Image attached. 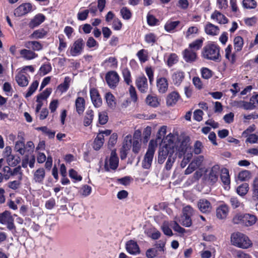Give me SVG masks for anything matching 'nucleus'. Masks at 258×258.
<instances>
[{"mask_svg":"<svg viewBox=\"0 0 258 258\" xmlns=\"http://www.w3.org/2000/svg\"><path fill=\"white\" fill-rule=\"evenodd\" d=\"M180 138L170 133L163 139L164 145L158 151V162L163 164L169 155L176 152L177 142Z\"/></svg>","mask_w":258,"mask_h":258,"instance_id":"f257e3e1","label":"nucleus"},{"mask_svg":"<svg viewBox=\"0 0 258 258\" xmlns=\"http://www.w3.org/2000/svg\"><path fill=\"white\" fill-rule=\"evenodd\" d=\"M190 139L187 137H180L176 148V154L179 158H182L180 163L181 168H184L189 162L192 157L191 148L190 146Z\"/></svg>","mask_w":258,"mask_h":258,"instance_id":"f03ea898","label":"nucleus"},{"mask_svg":"<svg viewBox=\"0 0 258 258\" xmlns=\"http://www.w3.org/2000/svg\"><path fill=\"white\" fill-rule=\"evenodd\" d=\"M201 55L204 59L219 62L221 60L220 47L213 42H209L203 47Z\"/></svg>","mask_w":258,"mask_h":258,"instance_id":"7ed1b4c3","label":"nucleus"},{"mask_svg":"<svg viewBox=\"0 0 258 258\" xmlns=\"http://www.w3.org/2000/svg\"><path fill=\"white\" fill-rule=\"evenodd\" d=\"M231 241L233 245L242 249L248 248L252 245L248 237L240 232L233 233L231 236Z\"/></svg>","mask_w":258,"mask_h":258,"instance_id":"20e7f679","label":"nucleus"},{"mask_svg":"<svg viewBox=\"0 0 258 258\" xmlns=\"http://www.w3.org/2000/svg\"><path fill=\"white\" fill-rule=\"evenodd\" d=\"M256 217L251 214H237L233 219L235 224H242L246 226H250L255 223Z\"/></svg>","mask_w":258,"mask_h":258,"instance_id":"39448f33","label":"nucleus"},{"mask_svg":"<svg viewBox=\"0 0 258 258\" xmlns=\"http://www.w3.org/2000/svg\"><path fill=\"white\" fill-rule=\"evenodd\" d=\"M85 46L84 40L82 38H79L70 46L68 51L72 56H79L83 53Z\"/></svg>","mask_w":258,"mask_h":258,"instance_id":"423d86ee","label":"nucleus"},{"mask_svg":"<svg viewBox=\"0 0 258 258\" xmlns=\"http://www.w3.org/2000/svg\"><path fill=\"white\" fill-rule=\"evenodd\" d=\"M119 159L115 151L111 153L110 157L108 161L105 160L104 168L106 171H109L110 169L115 170L118 166Z\"/></svg>","mask_w":258,"mask_h":258,"instance_id":"0eeeda50","label":"nucleus"},{"mask_svg":"<svg viewBox=\"0 0 258 258\" xmlns=\"http://www.w3.org/2000/svg\"><path fill=\"white\" fill-rule=\"evenodd\" d=\"M155 151V147L150 144L142 162V167L144 169H149L152 163Z\"/></svg>","mask_w":258,"mask_h":258,"instance_id":"6e6552de","label":"nucleus"},{"mask_svg":"<svg viewBox=\"0 0 258 258\" xmlns=\"http://www.w3.org/2000/svg\"><path fill=\"white\" fill-rule=\"evenodd\" d=\"M105 79L110 88H114L119 82V77L116 72L110 71L106 74Z\"/></svg>","mask_w":258,"mask_h":258,"instance_id":"1a4fd4ad","label":"nucleus"},{"mask_svg":"<svg viewBox=\"0 0 258 258\" xmlns=\"http://www.w3.org/2000/svg\"><path fill=\"white\" fill-rule=\"evenodd\" d=\"M220 172V168L218 165H214L210 169L207 175V178L208 181L211 184H213L218 181Z\"/></svg>","mask_w":258,"mask_h":258,"instance_id":"9d476101","label":"nucleus"},{"mask_svg":"<svg viewBox=\"0 0 258 258\" xmlns=\"http://www.w3.org/2000/svg\"><path fill=\"white\" fill-rule=\"evenodd\" d=\"M220 179L224 189L229 190L230 188V178L228 169L223 168L221 169Z\"/></svg>","mask_w":258,"mask_h":258,"instance_id":"9b49d317","label":"nucleus"},{"mask_svg":"<svg viewBox=\"0 0 258 258\" xmlns=\"http://www.w3.org/2000/svg\"><path fill=\"white\" fill-rule=\"evenodd\" d=\"M90 95L93 105L96 108L100 107L102 104V100L98 91L95 88H91Z\"/></svg>","mask_w":258,"mask_h":258,"instance_id":"f8f14e48","label":"nucleus"},{"mask_svg":"<svg viewBox=\"0 0 258 258\" xmlns=\"http://www.w3.org/2000/svg\"><path fill=\"white\" fill-rule=\"evenodd\" d=\"M32 10V6L30 3H25L15 10L14 15L16 17H21L30 12Z\"/></svg>","mask_w":258,"mask_h":258,"instance_id":"ddd939ff","label":"nucleus"},{"mask_svg":"<svg viewBox=\"0 0 258 258\" xmlns=\"http://www.w3.org/2000/svg\"><path fill=\"white\" fill-rule=\"evenodd\" d=\"M156 87L159 93H165L168 88L167 79L164 77H158L156 79Z\"/></svg>","mask_w":258,"mask_h":258,"instance_id":"4468645a","label":"nucleus"},{"mask_svg":"<svg viewBox=\"0 0 258 258\" xmlns=\"http://www.w3.org/2000/svg\"><path fill=\"white\" fill-rule=\"evenodd\" d=\"M125 248L127 252L132 255H137L140 253L139 246L137 242L133 240L126 242Z\"/></svg>","mask_w":258,"mask_h":258,"instance_id":"2eb2a0df","label":"nucleus"},{"mask_svg":"<svg viewBox=\"0 0 258 258\" xmlns=\"http://www.w3.org/2000/svg\"><path fill=\"white\" fill-rule=\"evenodd\" d=\"M136 84L138 90L142 93H146L148 89L147 79L143 75L138 77L136 81Z\"/></svg>","mask_w":258,"mask_h":258,"instance_id":"dca6fc26","label":"nucleus"},{"mask_svg":"<svg viewBox=\"0 0 258 258\" xmlns=\"http://www.w3.org/2000/svg\"><path fill=\"white\" fill-rule=\"evenodd\" d=\"M199 210L203 213H210L212 210V205L210 202L205 199H200L198 203Z\"/></svg>","mask_w":258,"mask_h":258,"instance_id":"f3484780","label":"nucleus"},{"mask_svg":"<svg viewBox=\"0 0 258 258\" xmlns=\"http://www.w3.org/2000/svg\"><path fill=\"white\" fill-rule=\"evenodd\" d=\"M183 57L186 62H192L196 60L197 54L196 51L188 47L183 51Z\"/></svg>","mask_w":258,"mask_h":258,"instance_id":"a211bd4d","label":"nucleus"},{"mask_svg":"<svg viewBox=\"0 0 258 258\" xmlns=\"http://www.w3.org/2000/svg\"><path fill=\"white\" fill-rule=\"evenodd\" d=\"M185 78V73L181 71H177L173 73L171 78L174 85L176 86L180 85Z\"/></svg>","mask_w":258,"mask_h":258,"instance_id":"6ab92c4d","label":"nucleus"},{"mask_svg":"<svg viewBox=\"0 0 258 258\" xmlns=\"http://www.w3.org/2000/svg\"><path fill=\"white\" fill-rule=\"evenodd\" d=\"M45 176V170L43 168H39L33 173V180L35 183H42Z\"/></svg>","mask_w":258,"mask_h":258,"instance_id":"aec40b11","label":"nucleus"},{"mask_svg":"<svg viewBox=\"0 0 258 258\" xmlns=\"http://www.w3.org/2000/svg\"><path fill=\"white\" fill-rule=\"evenodd\" d=\"M229 213V207L225 204L220 205L216 209V216L219 219L226 218Z\"/></svg>","mask_w":258,"mask_h":258,"instance_id":"412c9836","label":"nucleus"},{"mask_svg":"<svg viewBox=\"0 0 258 258\" xmlns=\"http://www.w3.org/2000/svg\"><path fill=\"white\" fill-rule=\"evenodd\" d=\"M211 18L219 24H225L228 23V19L221 12L215 10L211 15Z\"/></svg>","mask_w":258,"mask_h":258,"instance_id":"4be33fe9","label":"nucleus"},{"mask_svg":"<svg viewBox=\"0 0 258 258\" xmlns=\"http://www.w3.org/2000/svg\"><path fill=\"white\" fill-rule=\"evenodd\" d=\"M179 98L180 95L177 92L173 91L170 93L167 96V105L168 106H174L177 103Z\"/></svg>","mask_w":258,"mask_h":258,"instance_id":"5701e85b","label":"nucleus"},{"mask_svg":"<svg viewBox=\"0 0 258 258\" xmlns=\"http://www.w3.org/2000/svg\"><path fill=\"white\" fill-rule=\"evenodd\" d=\"M15 80L18 85L21 87H26L29 83L28 77L23 74V72H19L16 75Z\"/></svg>","mask_w":258,"mask_h":258,"instance_id":"b1692460","label":"nucleus"},{"mask_svg":"<svg viewBox=\"0 0 258 258\" xmlns=\"http://www.w3.org/2000/svg\"><path fill=\"white\" fill-rule=\"evenodd\" d=\"M21 56L26 60H32L38 57V54L33 51L27 49H21L20 51Z\"/></svg>","mask_w":258,"mask_h":258,"instance_id":"393cba45","label":"nucleus"},{"mask_svg":"<svg viewBox=\"0 0 258 258\" xmlns=\"http://www.w3.org/2000/svg\"><path fill=\"white\" fill-rule=\"evenodd\" d=\"M45 19V16L42 14L36 15L29 23V27L34 28L40 25Z\"/></svg>","mask_w":258,"mask_h":258,"instance_id":"a878e982","label":"nucleus"},{"mask_svg":"<svg viewBox=\"0 0 258 258\" xmlns=\"http://www.w3.org/2000/svg\"><path fill=\"white\" fill-rule=\"evenodd\" d=\"M199 33V29L197 26L189 27L186 32H184L185 37L187 39H191L196 37Z\"/></svg>","mask_w":258,"mask_h":258,"instance_id":"bb28decb","label":"nucleus"},{"mask_svg":"<svg viewBox=\"0 0 258 258\" xmlns=\"http://www.w3.org/2000/svg\"><path fill=\"white\" fill-rule=\"evenodd\" d=\"M205 31L206 34L211 36L217 35L219 33V27L211 23H208L205 26Z\"/></svg>","mask_w":258,"mask_h":258,"instance_id":"cd10ccee","label":"nucleus"},{"mask_svg":"<svg viewBox=\"0 0 258 258\" xmlns=\"http://www.w3.org/2000/svg\"><path fill=\"white\" fill-rule=\"evenodd\" d=\"M251 199L255 202H258V177H255L251 184Z\"/></svg>","mask_w":258,"mask_h":258,"instance_id":"c85d7f7f","label":"nucleus"},{"mask_svg":"<svg viewBox=\"0 0 258 258\" xmlns=\"http://www.w3.org/2000/svg\"><path fill=\"white\" fill-rule=\"evenodd\" d=\"M85 101L84 99L81 97H78L75 101L76 111L80 115L82 114L85 110Z\"/></svg>","mask_w":258,"mask_h":258,"instance_id":"c756f323","label":"nucleus"},{"mask_svg":"<svg viewBox=\"0 0 258 258\" xmlns=\"http://www.w3.org/2000/svg\"><path fill=\"white\" fill-rule=\"evenodd\" d=\"M132 146V136L127 135L124 138L121 149L122 152L124 153V158H126L128 151H129Z\"/></svg>","mask_w":258,"mask_h":258,"instance_id":"7c9ffc66","label":"nucleus"},{"mask_svg":"<svg viewBox=\"0 0 258 258\" xmlns=\"http://www.w3.org/2000/svg\"><path fill=\"white\" fill-rule=\"evenodd\" d=\"M105 99L108 106L111 109H114L116 106L115 97L111 92H107L105 95Z\"/></svg>","mask_w":258,"mask_h":258,"instance_id":"2f4dec72","label":"nucleus"},{"mask_svg":"<svg viewBox=\"0 0 258 258\" xmlns=\"http://www.w3.org/2000/svg\"><path fill=\"white\" fill-rule=\"evenodd\" d=\"M71 82V78L68 76L66 77L63 82L58 86V90L62 93L67 92L70 87Z\"/></svg>","mask_w":258,"mask_h":258,"instance_id":"473e14b6","label":"nucleus"},{"mask_svg":"<svg viewBox=\"0 0 258 258\" xmlns=\"http://www.w3.org/2000/svg\"><path fill=\"white\" fill-rule=\"evenodd\" d=\"M104 141V137L102 134H98L94 141V149L95 150H99L103 146Z\"/></svg>","mask_w":258,"mask_h":258,"instance_id":"72a5a7b5","label":"nucleus"},{"mask_svg":"<svg viewBox=\"0 0 258 258\" xmlns=\"http://www.w3.org/2000/svg\"><path fill=\"white\" fill-rule=\"evenodd\" d=\"M94 116V112L92 109H88L86 111L84 118V125L85 126H89L92 123Z\"/></svg>","mask_w":258,"mask_h":258,"instance_id":"f704fd0d","label":"nucleus"},{"mask_svg":"<svg viewBox=\"0 0 258 258\" xmlns=\"http://www.w3.org/2000/svg\"><path fill=\"white\" fill-rule=\"evenodd\" d=\"M47 34V31L43 28L35 30L30 35V38L33 39H42Z\"/></svg>","mask_w":258,"mask_h":258,"instance_id":"c9c22d12","label":"nucleus"},{"mask_svg":"<svg viewBox=\"0 0 258 258\" xmlns=\"http://www.w3.org/2000/svg\"><path fill=\"white\" fill-rule=\"evenodd\" d=\"M204 38L198 39L189 44L188 48L196 51L201 48L203 46Z\"/></svg>","mask_w":258,"mask_h":258,"instance_id":"e433bc0d","label":"nucleus"},{"mask_svg":"<svg viewBox=\"0 0 258 258\" xmlns=\"http://www.w3.org/2000/svg\"><path fill=\"white\" fill-rule=\"evenodd\" d=\"M8 169V173H10V175L12 176L18 175V179L22 180V172L21 170V167L20 166L16 167L14 168L13 170H11L10 168L8 166H6L5 168V170L6 171V168Z\"/></svg>","mask_w":258,"mask_h":258,"instance_id":"4c0bfd02","label":"nucleus"},{"mask_svg":"<svg viewBox=\"0 0 258 258\" xmlns=\"http://www.w3.org/2000/svg\"><path fill=\"white\" fill-rule=\"evenodd\" d=\"M232 46L229 45L225 50V57L228 59L232 63H234L236 61V55L234 53H232Z\"/></svg>","mask_w":258,"mask_h":258,"instance_id":"58836bf2","label":"nucleus"},{"mask_svg":"<svg viewBox=\"0 0 258 258\" xmlns=\"http://www.w3.org/2000/svg\"><path fill=\"white\" fill-rule=\"evenodd\" d=\"M234 48L235 52L240 51L243 46V39L241 36H236L234 38Z\"/></svg>","mask_w":258,"mask_h":258,"instance_id":"ea45409f","label":"nucleus"},{"mask_svg":"<svg viewBox=\"0 0 258 258\" xmlns=\"http://www.w3.org/2000/svg\"><path fill=\"white\" fill-rule=\"evenodd\" d=\"M249 189V185L247 183H243L236 188L237 194L241 197H244L246 195Z\"/></svg>","mask_w":258,"mask_h":258,"instance_id":"a19ab883","label":"nucleus"},{"mask_svg":"<svg viewBox=\"0 0 258 258\" xmlns=\"http://www.w3.org/2000/svg\"><path fill=\"white\" fill-rule=\"evenodd\" d=\"M146 103L152 107H157L159 105V101L157 96L149 95L146 99Z\"/></svg>","mask_w":258,"mask_h":258,"instance_id":"79ce46f5","label":"nucleus"},{"mask_svg":"<svg viewBox=\"0 0 258 258\" xmlns=\"http://www.w3.org/2000/svg\"><path fill=\"white\" fill-rule=\"evenodd\" d=\"M137 56L141 63H144L147 61L149 58L148 50L142 49L137 52Z\"/></svg>","mask_w":258,"mask_h":258,"instance_id":"37998d69","label":"nucleus"},{"mask_svg":"<svg viewBox=\"0 0 258 258\" xmlns=\"http://www.w3.org/2000/svg\"><path fill=\"white\" fill-rule=\"evenodd\" d=\"M13 219L11 213L8 211L0 213V223L1 224H6Z\"/></svg>","mask_w":258,"mask_h":258,"instance_id":"c03bdc74","label":"nucleus"},{"mask_svg":"<svg viewBox=\"0 0 258 258\" xmlns=\"http://www.w3.org/2000/svg\"><path fill=\"white\" fill-rule=\"evenodd\" d=\"M178 21H167L164 25L165 30L168 32H172L179 24Z\"/></svg>","mask_w":258,"mask_h":258,"instance_id":"a18cd8bd","label":"nucleus"},{"mask_svg":"<svg viewBox=\"0 0 258 258\" xmlns=\"http://www.w3.org/2000/svg\"><path fill=\"white\" fill-rule=\"evenodd\" d=\"M204 156L201 155L195 158L189 165L191 167L197 169L202 166Z\"/></svg>","mask_w":258,"mask_h":258,"instance_id":"49530a36","label":"nucleus"},{"mask_svg":"<svg viewBox=\"0 0 258 258\" xmlns=\"http://www.w3.org/2000/svg\"><path fill=\"white\" fill-rule=\"evenodd\" d=\"M176 157L177 155L176 154V153H174L173 154H171L169 156L165 165V168L167 170H169L171 169L173 164L175 161Z\"/></svg>","mask_w":258,"mask_h":258,"instance_id":"de8ad7c7","label":"nucleus"},{"mask_svg":"<svg viewBox=\"0 0 258 258\" xmlns=\"http://www.w3.org/2000/svg\"><path fill=\"white\" fill-rule=\"evenodd\" d=\"M38 85L39 82H38V81L36 80L33 81L29 87L28 90L27 92L26 93L25 97L26 98H28L30 97L36 90L37 88H38Z\"/></svg>","mask_w":258,"mask_h":258,"instance_id":"09e8293b","label":"nucleus"},{"mask_svg":"<svg viewBox=\"0 0 258 258\" xmlns=\"http://www.w3.org/2000/svg\"><path fill=\"white\" fill-rule=\"evenodd\" d=\"M103 64L114 68L117 66V60L114 57H109L103 61Z\"/></svg>","mask_w":258,"mask_h":258,"instance_id":"8fccbe9b","label":"nucleus"},{"mask_svg":"<svg viewBox=\"0 0 258 258\" xmlns=\"http://www.w3.org/2000/svg\"><path fill=\"white\" fill-rule=\"evenodd\" d=\"M250 172L246 170L241 171L238 175V179L241 181H247L250 179Z\"/></svg>","mask_w":258,"mask_h":258,"instance_id":"3c124183","label":"nucleus"},{"mask_svg":"<svg viewBox=\"0 0 258 258\" xmlns=\"http://www.w3.org/2000/svg\"><path fill=\"white\" fill-rule=\"evenodd\" d=\"M21 181L22 180L19 179L10 181L7 183V185L11 189L14 190H17L21 187Z\"/></svg>","mask_w":258,"mask_h":258,"instance_id":"603ef678","label":"nucleus"},{"mask_svg":"<svg viewBox=\"0 0 258 258\" xmlns=\"http://www.w3.org/2000/svg\"><path fill=\"white\" fill-rule=\"evenodd\" d=\"M122 76L124 82L130 85L132 82L131 80V74L130 70L127 68H124L122 71Z\"/></svg>","mask_w":258,"mask_h":258,"instance_id":"864d4df0","label":"nucleus"},{"mask_svg":"<svg viewBox=\"0 0 258 258\" xmlns=\"http://www.w3.org/2000/svg\"><path fill=\"white\" fill-rule=\"evenodd\" d=\"M145 39L146 42L153 45L158 40V38L155 34L152 33L147 34L145 35Z\"/></svg>","mask_w":258,"mask_h":258,"instance_id":"5fc2aeb1","label":"nucleus"},{"mask_svg":"<svg viewBox=\"0 0 258 258\" xmlns=\"http://www.w3.org/2000/svg\"><path fill=\"white\" fill-rule=\"evenodd\" d=\"M234 104H236L239 107H242L246 110H251L254 107V106L251 103L244 101L240 102H234Z\"/></svg>","mask_w":258,"mask_h":258,"instance_id":"6e6d98bb","label":"nucleus"},{"mask_svg":"<svg viewBox=\"0 0 258 258\" xmlns=\"http://www.w3.org/2000/svg\"><path fill=\"white\" fill-rule=\"evenodd\" d=\"M120 13L122 18L126 20L130 19L132 16L131 11L126 7H123L121 9Z\"/></svg>","mask_w":258,"mask_h":258,"instance_id":"4d7b16f0","label":"nucleus"},{"mask_svg":"<svg viewBox=\"0 0 258 258\" xmlns=\"http://www.w3.org/2000/svg\"><path fill=\"white\" fill-rule=\"evenodd\" d=\"M15 150L21 155H24L25 153V144L24 142L19 141L16 143L15 146Z\"/></svg>","mask_w":258,"mask_h":258,"instance_id":"13d9d810","label":"nucleus"},{"mask_svg":"<svg viewBox=\"0 0 258 258\" xmlns=\"http://www.w3.org/2000/svg\"><path fill=\"white\" fill-rule=\"evenodd\" d=\"M178 61V56L175 53H171L169 56L167 60V64L168 67H171L173 64L176 63Z\"/></svg>","mask_w":258,"mask_h":258,"instance_id":"bf43d9fd","label":"nucleus"},{"mask_svg":"<svg viewBox=\"0 0 258 258\" xmlns=\"http://www.w3.org/2000/svg\"><path fill=\"white\" fill-rule=\"evenodd\" d=\"M242 5L246 9H254L256 6V2L254 0H243Z\"/></svg>","mask_w":258,"mask_h":258,"instance_id":"052dcab7","label":"nucleus"},{"mask_svg":"<svg viewBox=\"0 0 258 258\" xmlns=\"http://www.w3.org/2000/svg\"><path fill=\"white\" fill-rule=\"evenodd\" d=\"M51 70V66L50 63H46L42 65L39 69L40 75H45Z\"/></svg>","mask_w":258,"mask_h":258,"instance_id":"680f3d73","label":"nucleus"},{"mask_svg":"<svg viewBox=\"0 0 258 258\" xmlns=\"http://www.w3.org/2000/svg\"><path fill=\"white\" fill-rule=\"evenodd\" d=\"M99 122L101 124H105L107 123L108 120L107 114L105 111H102L99 113Z\"/></svg>","mask_w":258,"mask_h":258,"instance_id":"e2e57ef3","label":"nucleus"},{"mask_svg":"<svg viewBox=\"0 0 258 258\" xmlns=\"http://www.w3.org/2000/svg\"><path fill=\"white\" fill-rule=\"evenodd\" d=\"M51 93L50 89L47 88L42 93H40L37 96V99L39 100H43L46 99Z\"/></svg>","mask_w":258,"mask_h":258,"instance_id":"0e129e2a","label":"nucleus"},{"mask_svg":"<svg viewBox=\"0 0 258 258\" xmlns=\"http://www.w3.org/2000/svg\"><path fill=\"white\" fill-rule=\"evenodd\" d=\"M203 148V146L202 142L197 141L194 145V152L195 154H200L202 153Z\"/></svg>","mask_w":258,"mask_h":258,"instance_id":"69168bd1","label":"nucleus"},{"mask_svg":"<svg viewBox=\"0 0 258 258\" xmlns=\"http://www.w3.org/2000/svg\"><path fill=\"white\" fill-rule=\"evenodd\" d=\"M69 176L76 181H80L82 180V177L78 174V172L73 169H71L69 171Z\"/></svg>","mask_w":258,"mask_h":258,"instance_id":"338daca9","label":"nucleus"},{"mask_svg":"<svg viewBox=\"0 0 258 258\" xmlns=\"http://www.w3.org/2000/svg\"><path fill=\"white\" fill-rule=\"evenodd\" d=\"M234 255V258H252L249 254L245 253L241 250L235 251Z\"/></svg>","mask_w":258,"mask_h":258,"instance_id":"774afa93","label":"nucleus"}]
</instances>
